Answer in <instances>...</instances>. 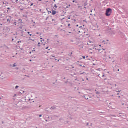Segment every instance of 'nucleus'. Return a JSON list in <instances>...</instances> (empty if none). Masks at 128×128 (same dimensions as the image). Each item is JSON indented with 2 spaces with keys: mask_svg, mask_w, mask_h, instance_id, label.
<instances>
[{
  "mask_svg": "<svg viewBox=\"0 0 128 128\" xmlns=\"http://www.w3.org/2000/svg\"><path fill=\"white\" fill-rule=\"evenodd\" d=\"M112 14V10L110 8H107L106 11V16H110L111 14Z\"/></svg>",
  "mask_w": 128,
  "mask_h": 128,
  "instance_id": "f257e3e1",
  "label": "nucleus"
},
{
  "mask_svg": "<svg viewBox=\"0 0 128 128\" xmlns=\"http://www.w3.org/2000/svg\"><path fill=\"white\" fill-rule=\"evenodd\" d=\"M98 76H99L100 78H102V80H106V78H105V76H104V74L103 73H101V74H98Z\"/></svg>",
  "mask_w": 128,
  "mask_h": 128,
  "instance_id": "f03ea898",
  "label": "nucleus"
},
{
  "mask_svg": "<svg viewBox=\"0 0 128 128\" xmlns=\"http://www.w3.org/2000/svg\"><path fill=\"white\" fill-rule=\"evenodd\" d=\"M85 100H89V98H91V97L90 96H88V95H86L84 96Z\"/></svg>",
  "mask_w": 128,
  "mask_h": 128,
  "instance_id": "7ed1b4c3",
  "label": "nucleus"
},
{
  "mask_svg": "<svg viewBox=\"0 0 128 128\" xmlns=\"http://www.w3.org/2000/svg\"><path fill=\"white\" fill-rule=\"evenodd\" d=\"M24 94V91H23V90L20 91V92L19 93L20 96H22Z\"/></svg>",
  "mask_w": 128,
  "mask_h": 128,
  "instance_id": "20e7f679",
  "label": "nucleus"
},
{
  "mask_svg": "<svg viewBox=\"0 0 128 128\" xmlns=\"http://www.w3.org/2000/svg\"><path fill=\"white\" fill-rule=\"evenodd\" d=\"M56 14V11L52 10V16H55Z\"/></svg>",
  "mask_w": 128,
  "mask_h": 128,
  "instance_id": "39448f33",
  "label": "nucleus"
},
{
  "mask_svg": "<svg viewBox=\"0 0 128 128\" xmlns=\"http://www.w3.org/2000/svg\"><path fill=\"white\" fill-rule=\"evenodd\" d=\"M11 20H12V18L9 17V18L7 20L8 22H10Z\"/></svg>",
  "mask_w": 128,
  "mask_h": 128,
  "instance_id": "423d86ee",
  "label": "nucleus"
},
{
  "mask_svg": "<svg viewBox=\"0 0 128 128\" xmlns=\"http://www.w3.org/2000/svg\"><path fill=\"white\" fill-rule=\"evenodd\" d=\"M50 110H56V108L54 107V106H53V107H52Z\"/></svg>",
  "mask_w": 128,
  "mask_h": 128,
  "instance_id": "0eeeda50",
  "label": "nucleus"
},
{
  "mask_svg": "<svg viewBox=\"0 0 128 128\" xmlns=\"http://www.w3.org/2000/svg\"><path fill=\"white\" fill-rule=\"evenodd\" d=\"M84 6H88V1H86L84 4Z\"/></svg>",
  "mask_w": 128,
  "mask_h": 128,
  "instance_id": "6e6552de",
  "label": "nucleus"
},
{
  "mask_svg": "<svg viewBox=\"0 0 128 128\" xmlns=\"http://www.w3.org/2000/svg\"><path fill=\"white\" fill-rule=\"evenodd\" d=\"M105 41H103L102 43H104V44H108V40H107L106 42Z\"/></svg>",
  "mask_w": 128,
  "mask_h": 128,
  "instance_id": "1a4fd4ad",
  "label": "nucleus"
},
{
  "mask_svg": "<svg viewBox=\"0 0 128 128\" xmlns=\"http://www.w3.org/2000/svg\"><path fill=\"white\" fill-rule=\"evenodd\" d=\"M16 64H14L13 65V68H16Z\"/></svg>",
  "mask_w": 128,
  "mask_h": 128,
  "instance_id": "9d476101",
  "label": "nucleus"
},
{
  "mask_svg": "<svg viewBox=\"0 0 128 128\" xmlns=\"http://www.w3.org/2000/svg\"><path fill=\"white\" fill-rule=\"evenodd\" d=\"M2 80H6V78L2 77L1 78Z\"/></svg>",
  "mask_w": 128,
  "mask_h": 128,
  "instance_id": "9b49d317",
  "label": "nucleus"
},
{
  "mask_svg": "<svg viewBox=\"0 0 128 128\" xmlns=\"http://www.w3.org/2000/svg\"><path fill=\"white\" fill-rule=\"evenodd\" d=\"M54 8H58V6H56V4L54 5Z\"/></svg>",
  "mask_w": 128,
  "mask_h": 128,
  "instance_id": "f8f14e48",
  "label": "nucleus"
},
{
  "mask_svg": "<svg viewBox=\"0 0 128 128\" xmlns=\"http://www.w3.org/2000/svg\"><path fill=\"white\" fill-rule=\"evenodd\" d=\"M13 24H14V26H16V22H14Z\"/></svg>",
  "mask_w": 128,
  "mask_h": 128,
  "instance_id": "ddd939ff",
  "label": "nucleus"
},
{
  "mask_svg": "<svg viewBox=\"0 0 128 128\" xmlns=\"http://www.w3.org/2000/svg\"><path fill=\"white\" fill-rule=\"evenodd\" d=\"M38 46H40V42H39V43L38 44Z\"/></svg>",
  "mask_w": 128,
  "mask_h": 128,
  "instance_id": "4468645a",
  "label": "nucleus"
},
{
  "mask_svg": "<svg viewBox=\"0 0 128 128\" xmlns=\"http://www.w3.org/2000/svg\"><path fill=\"white\" fill-rule=\"evenodd\" d=\"M19 22H22V20H19Z\"/></svg>",
  "mask_w": 128,
  "mask_h": 128,
  "instance_id": "2eb2a0df",
  "label": "nucleus"
},
{
  "mask_svg": "<svg viewBox=\"0 0 128 128\" xmlns=\"http://www.w3.org/2000/svg\"><path fill=\"white\" fill-rule=\"evenodd\" d=\"M18 88H20V86H16V90H18Z\"/></svg>",
  "mask_w": 128,
  "mask_h": 128,
  "instance_id": "dca6fc26",
  "label": "nucleus"
},
{
  "mask_svg": "<svg viewBox=\"0 0 128 128\" xmlns=\"http://www.w3.org/2000/svg\"><path fill=\"white\" fill-rule=\"evenodd\" d=\"M82 58H84V60H85V59H86V56H82Z\"/></svg>",
  "mask_w": 128,
  "mask_h": 128,
  "instance_id": "f3484780",
  "label": "nucleus"
},
{
  "mask_svg": "<svg viewBox=\"0 0 128 128\" xmlns=\"http://www.w3.org/2000/svg\"><path fill=\"white\" fill-rule=\"evenodd\" d=\"M34 6V3H32L30 5V6Z\"/></svg>",
  "mask_w": 128,
  "mask_h": 128,
  "instance_id": "a211bd4d",
  "label": "nucleus"
},
{
  "mask_svg": "<svg viewBox=\"0 0 128 128\" xmlns=\"http://www.w3.org/2000/svg\"><path fill=\"white\" fill-rule=\"evenodd\" d=\"M39 116H40V118H42V115L40 114V115Z\"/></svg>",
  "mask_w": 128,
  "mask_h": 128,
  "instance_id": "6ab92c4d",
  "label": "nucleus"
},
{
  "mask_svg": "<svg viewBox=\"0 0 128 128\" xmlns=\"http://www.w3.org/2000/svg\"><path fill=\"white\" fill-rule=\"evenodd\" d=\"M102 50H99V52H100Z\"/></svg>",
  "mask_w": 128,
  "mask_h": 128,
  "instance_id": "aec40b11",
  "label": "nucleus"
},
{
  "mask_svg": "<svg viewBox=\"0 0 128 128\" xmlns=\"http://www.w3.org/2000/svg\"><path fill=\"white\" fill-rule=\"evenodd\" d=\"M82 8V6H78V8Z\"/></svg>",
  "mask_w": 128,
  "mask_h": 128,
  "instance_id": "412c9836",
  "label": "nucleus"
},
{
  "mask_svg": "<svg viewBox=\"0 0 128 128\" xmlns=\"http://www.w3.org/2000/svg\"><path fill=\"white\" fill-rule=\"evenodd\" d=\"M48 12H50V14H52V11H50V12L48 11Z\"/></svg>",
  "mask_w": 128,
  "mask_h": 128,
  "instance_id": "4be33fe9",
  "label": "nucleus"
},
{
  "mask_svg": "<svg viewBox=\"0 0 128 128\" xmlns=\"http://www.w3.org/2000/svg\"><path fill=\"white\" fill-rule=\"evenodd\" d=\"M8 10H10V8H8Z\"/></svg>",
  "mask_w": 128,
  "mask_h": 128,
  "instance_id": "5701e85b",
  "label": "nucleus"
},
{
  "mask_svg": "<svg viewBox=\"0 0 128 128\" xmlns=\"http://www.w3.org/2000/svg\"><path fill=\"white\" fill-rule=\"evenodd\" d=\"M86 74V72H83V73H82V74Z\"/></svg>",
  "mask_w": 128,
  "mask_h": 128,
  "instance_id": "b1692460",
  "label": "nucleus"
},
{
  "mask_svg": "<svg viewBox=\"0 0 128 128\" xmlns=\"http://www.w3.org/2000/svg\"><path fill=\"white\" fill-rule=\"evenodd\" d=\"M36 34H40L39 32H36Z\"/></svg>",
  "mask_w": 128,
  "mask_h": 128,
  "instance_id": "393cba45",
  "label": "nucleus"
},
{
  "mask_svg": "<svg viewBox=\"0 0 128 128\" xmlns=\"http://www.w3.org/2000/svg\"><path fill=\"white\" fill-rule=\"evenodd\" d=\"M68 26H70V24H68Z\"/></svg>",
  "mask_w": 128,
  "mask_h": 128,
  "instance_id": "a878e982",
  "label": "nucleus"
},
{
  "mask_svg": "<svg viewBox=\"0 0 128 128\" xmlns=\"http://www.w3.org/2000/svg\"><path fill=\"white\" fill-rule=\"evenodd\" d=\"M76 2V0H73V2Z\"/></svg>",
  "mask_w": 128,
  "mask_h": 128,
  "instance_id": "bb28decb",
  "label": "nucleus"
},
{
  "mask_svg": "<svg viewBox=\"0 0 128 128\" xmlns=\"http://www.w3.org/2000/svg\"><path fill=\"white\" fill-rule=\"evenodd\" d=\"M18 0H16V2L18 3Z\"/></svg>",
  "mask_w": 128,
  "mask_h": 128,
  "instance_id": "cd10ccee",
  "label": "nucleus"
},
{
  "mask_svg": "<svg viewBox=\"0 0 128 128\" xmlns=\"http://www.w3.org/2000/svg\"><path fill=\"white\" fill-rule=\"evenodd\" d=\"M48 18H46V20H48Z\"/></svg>",
  "mask_w": 128,
  "mask_h": 128,
  "instance_id": "c85d7f7f",
  "label": "nucleus"
},
{
  "mask_svg": "<svg viewBox=\"0 0 128 128\" xmlns=\"http://www.w3.org/2000/svg\"><path fill=\"white\" fill-rule=\"evenodd\" d=\"M28 34H30V32H28Z\"/></svg>",
  "mask_w": 128,
  "mask_h": 128,
  "instance_id": "c756f323",
  "label": "nucleus"
},
{
  "mask_svg": "<svg viewBox=\"0 0 128 128\" xmlns=\"http://www.w3.org/2000/svg\"><path fill=\"white\" fill-rule=\"evenodd\" d=\"M48 47H47L46 48V50H48Z\"/></svg>",
  "mask_w": 128,
  "mask_h": 128,
  "instance_id": "7c9ffc66",
  "label": "nucleus"
},
{
  "mask_svg": "<svg viewBox=\"0 0 128 128\" xmlns=\"http://www.w3.org/2000/svg\"><path fill=\"white\" fill-rule=\"evenodd\" d=\"M20 42H18V44H20Z\"/></svg>",
  "mask_w": 128,
  "mask_h": 128,
  "instance_id": "2f4dec72",
  "label": "nucleus"
},
{
  "mask_svg": "<svg viewBox=\"0 0 128 128\" xmlns=\"http://www.w3.org/2000/svg\"><path fill=\"white\" fill-rule=\"evenodd\" d=\"M74 32H76V30L74 29L73 30Z\"/></svg>",
  "mask_w": 128,
  "mask_h": 128,
  "instance_id": "473e14b6",
  "label": "nucleus"
},
{
  "mask_svg": "<svg viewBox=\"0 0 128 128\" xmlns=\"http://www.w3.org/2000/svg\"><path fill=\"white\" fill-rule=\"evenodd\" d=\"M14 96H16V94H15V95L14 96Z\"/></svg>",
  "mask_w": 128,
  "mask_h": 128,
  "instance_id": "72a5a7b5",
  "label": "nucleus"
},
{
  "mask_svg": "<svg viewBox=\"0 0 128 128\" xmlns=\"http://www.w3.org/2000/svg\"><path fill=\"white\" fill-rule=\"evenodd\" d=\"M68 20H70V18H68Z\"/></svg>",
  "mask_w": 128,
  "mask_h": 128,
  "instance_id": "f704fd0d",
  "label": "nucleus"
},
{
  "mask_svg": "<svg viewBox=\"0 0 128 128\" xmlns=\"http://www.w3.org/2000/svg\"><path fill=\"white\" fill-rule=\"evenodd\" d=\"M78 25H76V27L78 28Z\"/></svg>",
  "mask_w": 128,
  "mask_h": 128,
  "instance_id": "c9c22d12",
  "label": "nucleus"
},
{
  "mask_svg": "<svg viewBox=\"0 0 128 128\" xmlns=\"http://www.w3.org/2000/svg\"><path fill=\"white\" fill-rule=\"evenodd\" d=\"M69 34H72V32H70Z\"/></svg>",
  "mask_w": 128,
  "mask_h": 128,
  "instance_id": "e433bc0d",
  "label": "nucleus"
},
{
  "mask_svg": "<svg viewBox=\"0 0 128 128\" xmlns=\"http://www.w3.org/2000/svg\"><path fill=\"white\" fill-rule=\"evenodd\" d=\"M30 36H32V34H30Z\"/></svg>",
  "mask_w": 128,
  "mask_h": 128,
  "instance_id": "4c0bfd02",
  "label": "nucleus"
},
{
  "mask_svg": "<svg viewBox=\"0 0 128 128\" xmlns=\"http://www.w3.org/2000/svg\"><path fill=\"white\" fill-rule=\"evenodd\" d=\"M82 28V26H80V28Z\"/></svg>",
  "mask_w": 128,
  "mask_h": 128,
  "instance_id": "58836bf2",
  "label": "nucleus"
},
{
  "mask_svg": "<svg viewBox=\"0 0 128 128\" xmlns=\"http://www.w3.org/2000/svg\"><path fill=\"white\" fill-rule=\"evenodd\" d=\"M52 58H56V56H52Z\"/></svg>",
  "mask_w": 128,
  "mask_h": 128,
  "instance_id": "ea45409f",
  "label": "nucleus"
},
{
  "mask_svg": "<svg viewBox=\"0 0 128 128\" xmlns=\"http://www.w3.org/2000/svg\"><path fill=\"white\" fill-rule=\"evenodd\" d=\"M74 68V66L72 67V68Z\"/></svg>",
  "mask_w": 128,
  "mask_h": 128,
  "instance_id": "a19ab883",
  "label": "nucleus"
},
{
  "mask_svg": "<svg viewBox=\"0 0 128 128\" xmlns=\"http://www.w3.org/2000/svg\"><path fill=\"white\" fill-rule=\"evenodd\" d=\"M86 80H88V78H87Z\"/></svg>",
  "mask_w": 128,
  "mask_h": 128,
  "instance_id": "79ce46f5",
  "label": "nucleus"
},
{
  "mask_svg": "<svg viewBox=\"0 0 128 128\" xmlns=\"http://www.w3.org/2000/svg\"><path fill=\"white\" fill-rule=\"evenodd\" d=\"M74 21L76 22V20H74Z\"/></svg>",
  "mask_w": 128,
  "mask_h": 128,
  "instance_id": "37998d69",
  "label": "nucleus"
},
{
  "mask_svg": "<svg viewBox=\"0 0 128 128\" xmlns=\"http://www.w3.org/2000/svg\"><path fill=\"white\" fill-rule=\"evenodd\" d=\"M70 54H72V53H70Z\"/></svg>",
  "mask_w": 128,
  "mask_h": 128,
  "instance_id": "c03bdc74",
  "label": "nucleus"
},
{
  "mask_svg": "<svg viewBox=\"0 0 128 128\" xmlns=\"http://www.w3.org/2000/svg\"><path fill=\"white\" fill-rule=\"evenodd\" d=\"M18 104H17L18 106Z\"/></svg>",
  "mask_w": 128,
  "mask_h": 128,
  "instance_id": "a18cd8bd",
  "label": "nucleus"
},
{
  "mask_svg": "<svg viewBox=\"0 0 128 128\" xmlns=\"http://www.w3.org/2000/svg\"><path fill=\"white\" fill-rule=\"evenodd\" d=\"M118 72H120V69L118 70Z\"/></svg>",
  "mask_w": 128,
  "mask_h": 128,
  "instance_id": "49530a36",
  "label": "nucleus"
},
{
  "mask_svg": "<svg viewBox=\"0 0 128 128\" xmlns=\"http://www.w3.org/2000/svg\"><path fill=\"white\" fill-rule=\"evenodd\" d=\"M87 126H88V123L87 124Z\"/></svg>",
  "mask_w": 128,
  "mask_h": 128,
  "instance_id": "de8ad7c7",
  "label": "nucleus"
},
{
  "mask_svg": "<svg viewBox=\"0 0 128 128\" xmlns=\"http://www.w3.org/2000/svg\"><path fill=\"white\" fill-rule=\"evenodd\" d=\"M54 2H56V0H54Z\"/></svg>",
  "mask_w": 128,
  "mask_h": 128,
  "instance_id": "09e8293b",
  "label": "nucleus"
},
{
  "mask_svg": "<svg viewBox=\"0 0 128 128\" xmlns=\"http://www.w3.org/2000/svg\"><path fill=\"white\" fill-rule=\"evenodd\" d=\"M55 60H56V59H55Z\"/></svg>",
  "mask_w": 128,
  "mask_h": 128,
  "instance_id": "8fccbe9b",
  "label": "nucleus"
},
{
  "mask_svg": "<svg viewBox=\"0 0 128 128\" xmlns=\"http://www.w3.org/2000/svg\"><path fill=\"white\" fill-rule=\"evenodd\" d=\"M2 124H4V122H2Z\"/></svg>",
  "mask_w": 128,
  "mask_h": 128,
  "instance_id": "3c124183",
  "label": "nucleus"
},
{
  "mask_svg": "<svg viewBox=\"0 0 128 128\" xmlns=\"http://www.w3.org/2000/svg\"><path fill=\"white\" fill-rule=\"evenodd\" d=\"M100 46H102V45H100Z\"/></svg>",
  "mask_w": 128,
  "mask_h": 128,
  "instance_id": "603ef678",
  "label": "nucleus"
},
{
  "mask_svg": "<svg viewBox=\"0 0 128 128\" xmlns=\"http://www.w3.org/2000/svg\"><path fill=\"white\" fill-rule=\"evenodd\" d=\"M33 42H34V40H32Z\"/></svg>",
  "mask_w": 128,
  "mask_h": 128,
  "instance_id": "864d4df0",
  "label": "nucleus"
},
{
  "mask_svg": "<svg viewBox=\"0 0 128 128\" xmlns=\"http://www.w3.org/2000/svg\"><path fill=\"white\" fill-rule=\"evenodd\" d=\"M64 80H66V78H64Z\"/></svg>",
  "mask_w": 128,
  "mask_h": 128,
  "instance_id": "5fc2aeb1",
  "label": "nucleus"
},
{
  "mask_svg": "<svg viewBox=\"0 0 128 128\" xmlns=\"http://www.w3.org/2000/svg\"><path fill=\"white\" fill-rule=\"evenodd\" d=\"M40 40H42V38H41Z\"/></svg>",
  "mask_w": 128,
  "mask_h": 128,
  "instance_id": "6e6d98bb",
  "label": "nucleus"
},
{
  "mask_svg": "<svg viewBox=\"0 0 128 128\" xmlns=\"http://www.w3.org/2000/svg\"><path fill=\"white\" fill-rule=\"evenodd\" d=\"M95 92H96V90H95Z\"/></svg>",
  "mask_w": 128,
  "mask_h": 128,
  "instance_id": "4d7b16f0",
  "label": "nucleus"
},
{
  "mask_svg": "<svg viewBox=\"0 0 128 128\" xmlns=\"http://www.w3.org/2000/svg\"><path fill=\"white\" fill-rule=\"evenodd\" d=\"M84 8H86L85 7Z\"/></svg>",
  "mask_w": 128,
  "mask_h": 128,
  "instance_id": "13d9d810",
  "label": "nucleus"
},
{
  "mask_svg": "<svg viewBox=\"0 0 128 128\" xmlns=\"http://www.w3.org/2000/svg\"><path fill=\"white\" fill-rule=\"evenodd\" d=\"M82 65H80V66H82Z\"/></svg>",
  "mask_w": 128,
  "mask_h": 128,
  "instance_id": "bf43d9fd",
  "label": "nucleus"
},
{
  "mask_svg": "<svg viewBox=\"0 0 128 128\" xmlns=\"http://www.w3.org/2000/svg\"><path fill=\"white\" fill-rule=\"evenodd\" d=\"M53 20V21H54V20Z\"/></svg>",
  "mask_w": 128,
  "mask_h": 128,
  "instance_id": "052dcab7",
  "label": "nucleus"
},
{
  "mask_svg": "<svg viewBox=\"0 0 128 128\" xmlns=\"http://www.w3.org/2000/svg\"><path fill=\"white\" fill-rule=\"evenodd\" d=\"M13 58H14V56H13Z\"/></svg>",
  "mask_w": 128,
  "mask_h": 128,
  "instance_id": "680f3d73",
  "label": "nucleus"
},
{
  "mask_svg": "<svg viewBox=\"0 0 128 128\" xmlns=\"http://www.w3.org/2000/svg\"><path fill=\"white\" fill-rule=\"evenodd\" d=\"M30 62H32V60H30Z\"/></svg>",
  "mask_w": 128,
  "mask_h": 128,
  "instance_id": "e2e57ef3",
  "label": "nucleus"
},
{
  "mask_svg": "<svg viewBox=\"0 0 128 128\" xmlns=\"http://www.w3.org/2000/svg\"><path fill=\"white\" fill-rule=\"evenodd\" d=\"M110 58H111L110 56Z\"/></svg>",
  "mask_w": 128,
  "mask_h": 128,
  "instance_id": "0e129e2a",
  "label": "nucleus"
},
{
  "mask_svg": "<svg viewBox=\"0 0 128 128\" xmlns=\"http://www.w3.org/2000/svg\"><path fill=\"white\" fill-rule=\"evenodd\" d=\"M58 62H60V60H58Z\"/></svg>",
  "mask_w": 128,
  "mask_h": 128,
  "instance_id": "69168bd1",
  "label": "nucleus"
},
{
  "mask_svg": "<svg viewBox=\"0 0 128 128\" xmlns=\"http://www.w3.org/2000/svg\"><path fill=\"white\" fill-rule=\"evenodd\" d=\"M84 22H86V20H84Z\"/></svg>",
  "mask_w": 128,
  "mask_h": 128,
  "instance_id": "338daca9",
  "label": "nucleus"
},
{
  "mask_svg": "<svg viewBox=\"0 0 128 128\" xmlns=\"http://www.w3.org/2000/svg\"><path fill=\"white\" fill-rule=\"evenodd\" d=\"M16 54H18V53H16Z\"/></svg>",
  "mask_w": 128,
  "mask_h": 128,
  "instance_id": "774afa93",
  "label": "nucleus"
}]
</instances>
